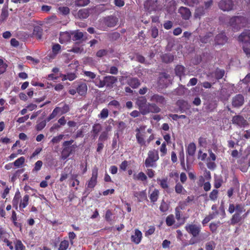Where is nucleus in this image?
Returning a JSON list of instances; mask_svg holds the SVG:
<instances>
[{
	"label": "nucleus",
	"mask_w": 250,
	"mask_h": 250,
	"mask_svg": "<svg viewBox=\"0 0 250 250\" xmlns=\"http://www.w3.org/2000/svg\"><path fill=\"white\" fill-rule=\"evenodd\" d=\"M136 104L143 115H146L150 112L157 113L161 111L159 106L155 103H147L146 99L144 96L138 98Z\"/></svg>",
	"instance_id": "1"
},
{
	"label": "nucleus",
	"mask_w": 250,
	"mask_h": 250,
	"mask_svg": "<svg viewBox=\"0 0 250 250\" xmlns=\"http://www.w3.org/2000/svg\"><path fill=\"white\" fill-rule=\"evenodd\" d=\"M245 211V205L242 204H229L228 208L229 213L232 214L235 211V213L232 215L230 219L231 224H236L243 220L241 213Z\"/></svg>",
	"instance_id": "2"
},
{
	"label": "nucleus",
	"mask_w": 250,
	"mask_h": 250,
	"mask_svg": "<svg viewBox=\"0 0 250 250\" xmlns=\"http://www.w3.org/2000/svg\"><path fill=\"white\" fill-rule=\"evenodd\" d=\"M147 155L145 163L146 167H156L155 162L159 159L158 151L154 149L149 150Z\"/></svg>",
	"instance_id": "3"
},
{
	"label": "nucleus",
	"mask_w": 250,
	"mask_h": 250,
	"mask_svg": "<svg viewBox=\"0 0 250 250\" xmlns=\"http://www.w3.org/2000/svg\"><path fill=\"white\" fill-rule=\"evenodd\" d=\"M247 20L241 16H236L230 19L229 23L234 30H238L245 25Z\"/></svg>",
	"instance_id": "4"
},
{
	"label": "nucleus",
	"mask_w": 250,
	"mask_h": 250,
	"mask_svg": "<svg viewBox=\"0 0 250 250\" xmlns=\"http://www.w3.org/2000/svg\"><path fill=\"white\" fill-rule=\"evenodd\" d=\"M185 228L186 231L194 237L199 235L201 230V226L195 224H187Z\"/></svg>",
	"instance_id": "5"
},
{
	"label": "nucleus",
	"mask_w": 250,
	"mask_h": 250,
	"mask_svg": "<svg viewBox=\"0 0 250 250\" xmlns=\"http://www.w3.org/2000/svg\"><path fill=\"white\" fill-rule=\"evenodd\" d=\"M149 101L152 102L151 103H155L158 106H163L166 104L167 100L165 98L161 95L158 94H151L149 97Z\"/></svg>",
	"instance_id": "6"
},
{
	"label": "nucleus",
	"mask_w": 250,
	"mask_h": 250,
	"mask_svg": "<svg viewBox=\"0 0 250 250\" xmlns=\"http://www.w3.org/2000/svg\"><path fill=\"white\" fill-rule=\"evenodd\" d=\"M97 176H98V169L95 168L92 170V176L90 179L88 181L86 190L89 192L91 191L95 187L97 182Z\"/></svg>",
	"instance_id": "7"
},
{
	"label": "nucleus",
	"mask_w": 250,
	"mask_h": 250,
	"mask_svg": "<svg viewBox=\"0 0 250 250\" xmlns=\"http://www.w3.org/2000/svg\"><path fill=\"white\" fill-rule=\"evenodd\" d=\"M233 4L231 0H221L219 3V7L223 11H229L233 8Z\"/></svg>",
	"instance_id": "8"
},
{
	"label": "nucleus",
	"mask_w": 250,
	"mask_h": 250,
	"mask_svg": "<svg viewBox=\"0 0 250 250\" xmlns=\"http://www.w3.org/2000/svg\"><path fill=\"white\" fill-rule=\"evenodd\" d=\"M76 88L77 93L81 96H84L87 93V86L85 83H78Z\"/></svg>",
	"instance_id": "9"
},
{
	"label": "nucleus",
	"mask_w": 250,
	"mask_h": 250,
	"mask_svg": "<svg viewBox=\"0 0 250 250\" xmlns=\"http://www.w3.org/2000/svg\"><path fill=\"white\" fill-rule=\"evenodd\" d=\"M239 41L245 44H250V30L244 31L238 37Z\"/></svg>",
	"instance_id": "10"
},
{
	"label": "nucleus",
	"mask_w": 250,
	"mask_h": 250,
	"mask_svg": "<svg viewBox=\"0 0 250 250\" xmlns=\"http://www.w3.org/2000/svg\"><path fill=\"white\" fill-rule=\"evenodd\" d=\"M244 102V97L241 94H238L233 98L232 104L234 107H239L243 104Z\"/></svg>",
	"instance_id": "11"
},
{
	"label": "nucleus",
	"mask_w": 250,
	"mask_h": 250,
	"mask_svg": "<svg viewBox=\"0 0 250 250\" xmlns=\"http://www.w3.org/2000/svg\"><path fill=\"white\" fill-rule=\"evenodd\" d=\"M232 123L240 127L244 126L248 124L247 121L243 117L238 115L233 117Z\"/></svg>",
	"instance_id": "12"
},
{
	"label": "nucleus",
	"mask_w": 250,
	"mask_h": 250,
	"mask_svg": "<svg viewBox=\"0 0 250 250\" xmlns=\"http://www.w3.org/2000/svg\"><path fill=\"white\" fill-rule=\"evenodd\" d=\"M105 86L112 88L113 84L117 82V78L113 76H107L104 77Z\"/></svg>",
	"instance_id": "13"
},
{
	"label": "nucleus",
	"mask_w": 250,
	"mask_h": 250,
	"mask_svg": "<svg viewBox=\"0 0 250 250\" xmlns=\"http://www.w3.org/2000/svg\"><path fill=\"white\" fill-rule=\"evenodd\" d=\"M227 37L224 33H221L217 35L215 38V43L218 45H223L227 42Z\"/></svg>",
	"instance_id": "14"
},
{
	"label": "nucleus",
	"mask_w": 250,
	"mask_h": 250,
	"mask_svg": "<svg viewBox=\"0 0 250 250\" xmlns=\"http://www.w3.org/2000/svg\"><path fill=\"white\" fill-rule=\"evenodd\" d=\"M117 21V19L113 16H109L104 19V24L109 27L115 26L116 25Z\"/></svg>",
	"instance_id": "15"
},
{
	"label": "nucleus",
	"mask_w": 250,
	"mask_h": 250,
	"mask_svg": "<svg viewBox=\"0 0 250 250\" xmlns=\"http://www.w3.org/2000/svg\"><path fill=\"white\" fill-rule=\"evenodd\" d=\"M179 13L185 20H188L191 16L189 9L187 7H181L179 9Z\"/></svg>",
	"instance_id": "16"
},
{
	"label": "nucleus",
	"mask_w": 250,
	"mask_h": 250,
	"mask_svg": "<svg viewBox=\"0 0 250 250\" xmlns=\"http://www.w3.org/2000/svg\"><path fill=\"white\" fill-rule=\"evenodd\" d=\"M71 38V34L68 32H64L60 34L59 41L61 43L69 41Z\"/></svg>",
	"instance_id": "17"
},
{
	"label": "nucleus",
	"mask_w": 250,
	"mask_h": 250,
	"mask_svg": "<svg viewBox=\"0 0 250 250\" xmlns=\"http://www.w3.org/2000/svg\"><path fill=\"white\" fill-rule=\"evenodd\" d=\"M142 232L138 229H135V233L131 236L132 241L134 242L135 244H139L142 239Z\"/></svg>",
	"instance_id": "18"
},
{
	"label": "nucleus",
	"mask_w": 250,
	"mask_h": 250,
	"mask_svg": "<svg viewBox=\"0 0 250 250\" xmlns=\"http://www.w3.org/2000/svg\"><path fill=\"white\" fill-rule=\"evenodd\" d=\"M134 196L137 198L139 202H142L144 200L146 199V190H143L141 191H135L134 192Z\"/></svg>",
	"instance_id": "19"
},
{
	"label": "nucleus",
	"mask_w": 250,
	"mask_h": 250,
	"mask_svg": "<svg viewBox=\"0 0 250 250\" xmlns=\"http://www.w3.org/2000/svg\"><path fill=\"white\" fill-rule=\"evenodd\" d=\"M43 30L39 26H36L34 27L33 35L37 39L41 40L42 38Z\"/></svg>",
	"instance_id": "20"
},
{
	"label": "nucleus",
	"mask_w": 250,
	"mask_h": 250,
	"mask_svg": "<svg viewBox=\"0 0 250 250\" xmlns=\"http://www.w3.org/2000/svg\"><path fill=\"white\" fill-rule=\"evenodd\" d=\"M127 84L132 88H136L140 85V83L138 79L135 78H131L128 79Z\"/></svg>",
	"instance_id": "21"
},
{
	"label": "nucleus",
	"mask_w": 250,
	"mask_h": 250,
	"mask_svg": "<svg viewBox=\"0 0 250 250\" xmlns=\"http://www.w3.org/2000/svg\"><path fill=\"white\" fill-rule=\"evenodd\" d=\"M205 14V9L204 8L203 6H199L195 9L194 17L195 18L200 19Z\"/></svg>",
	"instance_id": "22"
},
{
	"label": "nucleus",
	"mask_w": 250,
	"mask_h": 250,
	"mask_svg": "<svg viewBox=\"0 0 250 250\" xmlns=\"http://www.w3.org/2000/svg\"><path fill=\"white\" fill-rule=\"evenodd\" d=\"M196 146L194 143H190L187 148V153L189 156H193L195 152Z\"/></svg>",
	"instance_id": "23"
},
{
	"label": "nucleus",
	"mask_w": 250,
	"mask_h": 250,
	"mask_svg": "<svg viewBox=\"0 0 250 250\" xmlns=\"http://www.w3.org/2000/svg\"><path fill=\"white\" fill-rule=\"evenodd\" d=\"M29 197L28 195H25L23 196L22 199L21 200L20 204V208L21 210L25 208L28 205Z\"/></svg>",
	"instance_id": "24"
},
{
	"label": "nucleus",
	"mask_w": 250,
	"mask_h": 250,
	"mask_svg": "<svg viewBox=\"0 0 250 250\" xmlns=\"http://www.w3.org/2000/svg\"><path fill=\"white\" fill-rule=\"evenodd\" d=\"M72 148L70 147H66L63 148L62 152V158L63 160L66 159L69 156L72 152Z\"/></svg>",
	"instance_id": "25"
},
{
	"label": "nucleus",
	"mask_w": 250,
	"mask_h": 250,
	"mask_svg": "<svg viewBox=\"0 0 250 250\" xmlns=\"http://www.w3.org/2000/svg\"><path fill=\"white\" fill-rule=\"evenodd\" d=\"M9 13L8 11V6L4 5L1 9L0 14V18L1 19V22L4 21L8 18Z\"/></svg>",
	"instance_id": "26"
},
{
	"label": "nucleus",
	"mask_w": 250,
	"mask_h": 250,
	"mask_svg": "<svg viewBox=\"0 0 250 250\" xmlns=\"http://www.w3.org/2000/svg\"><path fill=\"white\" fill-rule=\"evenodd\" d=\"M159 194V191L158 189H155L150 194L149 198L151 201L153 203H155L157 201Z\"/></svg>",
	"instance_id": "27"
},
{
	"label": "nucleus",
	"mask_w": 250,
	"mask_h": 250,
	"mask_svg": "<svg viewBox=\"0 0 250 250\" xmlns=\"http://www.w3.org/2000/svg\"><path fill=\"white\" fill-rule=\"evenodd\" d=\"M21 195L19 192H17L16 193L15 196L12 200V205L14 208H15L16 209H18V205L19 202V201L21 199Z\"/></svg>",
	"instance_id": "28"
},
{
	"label": "nucleus",
	"mask_w": 250,
	"mask_h": 250,
	"mask_svg": "<svg viewBox=\"0 0 250 250\" xmlns=\"http://www.w3.org/2000/svg\"><path fill=\"white\" fill-rule=\"evenodd\" d=\"M218 214V211L213 212L206 216L202 221V224L205 225L207 224L210 220L213 219Z\"/></svg>",
	"instance_id": "29"
},
{
	"label": "nucleus",
	"mask_w": 250,
	"mask_h": 250,
	"mask_svg": "<svg viewBox=\"0 0 250 250\" xmlns=\"http://www.w3.org/2000/svg\"><path fill=\"white\" fill-rule=\"evenodd\" d=\"M61 107H56L53 110L52 113L47 117L46 119L47 122H49L52 119H54L57 114L60 112Z\"/></svg>",
	"instance_id": "30"
},
{
	"label": "nucleus",
	"mask_w": 250,
	"mask_h": 250,
	"mask_svg": "<svg viewBox=\"0 0 250 250\" xmlns=\"http://www.w3.org/2000/svg\"><path fill=\"white\" fill-rule=\"evenodd\" d=\"M89 16V12L86 9H83L79 11L78 16L80 19H86Z\"/></svg>",
	"instance_id": "31"
},
{
	"label": "nucleus",
	"mask_w": 250,
	"mask_h": 250,
	"mask_svg": "<svg viewBox=\"0 0 250 250\" xmlns=\"http://www.w3.org/2000/svg\"><path fill=\"white\" fill-rule=\"evenodd\" d=\"M77 76L74 73H69L66 75H62V80L65 81L68 80L72 81L76 78Z\"/></svg>",
	"instance_id": "32"
},
{
	"label": "nucleus",
	"mask_w": 250,
	"mask_h": 250,
	"mask_svg": "<svg viewBox=\"0 0 250 250\" xmlns=\"http://www.w3.org/2000/svg\"><path fill=\"white\" fill-rule=\"evenodd\" d=\"M72 36V39L74 41H78L81 39L83 37V33L82 32L75 31L71 33Z\"/></svg>",
	"instance_id": "33"
},
{
	"label": "nucleus",
	"mask_w": 250,
	"mask_h": 250,
	"mask_svg": "<svg viewBox=\"0 0 250 250\" xmlns=\"http://www.w3.org/2000/svg\"><path fill=\"white\" fill-rule=\"evenodd\" d=\"M175 70L176 75L179 77H181V76L184 75L185 68L183 65H178L175 67Z\"/></svg>",
	"instance_id": "34"
},
{
	"label": "nucleus",
	"mask_w": 250,
	"mask_h": 250,
	"mask_svg": "<svg viewBox=\"0 0 250 250\" xmlns=\"http://www.w3.org/2000/svg\"><path fill=\"white\" fill-rule=\"evenodd\" d=\"M175 190L178 194H184L186 192V190L184 189L183 186L179 183L176 184L175 187Z\"/></svg>",
	"instance_id": "35"
},
{
	"label": "nucleus",
	"mask_w": 250,
	"mask_h": 250,
	"mask_svg": "<svg viewBox=\"0 0 250 250\" xmlns=\"http://www.w3.org/2000/svg\"><path fill=\"white\" fill-rule=\"evenodd\" d=\"M133 179L137 180L145 181L147 179L146 176L143 172H139L137 175H133Z\"/></svg>",
	"instance_id": "36"
},
{
	"label": "nucleus",
	"mask_w": 250,
	"mask_h": 250,
	"mask_svg": "<svg viewBox=\"0 0 250 250\" xmlns=\"http://www.w3.org/2000/svg\"><path fill=\"white\" fill-rule=\"evenodd\" d=\"M102 130V125L100 124H96L92 127V131L94 134V137L97 136L99 132Z\"/></svg>",
	"instance_id": "37"
},
{
	"label": "nucleus",
	"mask_w": 250,
	"mask_h": 250,
	"mask_svg": "<svg viewBox=\"0 0 250 250\" xmlns=\"http://www.w3.org/2000/svg\"><path fill=\"white\" fill-rule=\"evenodd\" d=\"M61 46L59 44L56 43L54 44L52 46V54L53 56H56L61 52Z\"/></svg>",
	"instance_id": "38"
},
{
	"label": "nucleus",
	"mask_w": 250,
	"mask_h": 250,
	"mask_svg": "<svg viewBox=\"0 0 250 250\" xmlns=\"http://www.w3.org/2000/svg\"><path fill=\"white\" fill-rule=\"evenodd\" d=\"M157 181L158 183L160 184V186L162 188L164 189H167L168 188V185L167 183V179H157Z\"/></svg>",
	"instance_id": "39"
},
{
	"label": "nucleus",
	"mask_w": 250,
	"mask_h": 250,
	"mask_svg": "<svg viewBox=\"0 0 250 250\" xmlns=\"http://www.w3.org/2000/svg\"><path fill=\"white\" fill-rule=\"evenodd\" d=\"M46 122V120H43L42 121H38L36 126V129L38 131L42 130L45 126Z\"/></svg>",
	"instance_id": "40"
},
{
	"label": "nucleus",
	"mask_w": 250,
	"mask_h": 250,
	"mask_svg": "<svg viewBox=\"0 0 250 250\" xmlns=\"http://www.w3.org/2000/svg\"><path fill=\"white\" fill-rule=\"evenodd\" d=\"M94 82L95 85L99 88H102L105 86L104 78L103 80H101L100 78H97L96 79H95Z\"/></svg>",
	"instance_id": "41"
},
{
	"label": "nucleus",
	"mask_w": 250,
	"mask_h": 250,
	"mask_svg": "<svg viewBox=\"0 0 250 250\" xmlns=\"http://www.w3.org/2000/svg\"><path fill=\"white\" fill-rule=\"evenodd\" d=\"M69 246V242L67 240L62 241L60 245L59 250H66Z\"/></svg>",
	"instance_id": "42"
},
{
	"label": "nucleus",
	"mask_w": 250,
	"mask_h": 250,
	"mask_svg": "<svg viewBox=\"0 0 250 250\" xmlns=\"http://www.w3.org/2000/svg\"><path fill=\"white\" fill-rule=\"evenodd\" d=\"M25 162V158L23 157H21L20 158L17 159L14 162V165L16 167H20Z\"/></svg>",
	"instance_id": "43"
},
{
	"label": "nucleus",
	"mask_w": 250,
	"mask_h": 250,
	"mask_svg": "<svg viewBox=\"0 0 250 250\" xmlns=\"http://www.w3.org/2000/svg\"><path fill=\"white\" fill-rule=\"evenodd\" d=\"M167 225L168 226H171L175 223V219L173 215H168L166 220Z\"/></svg>",
	"instance_id": "44"
},
{
	"label": "nucleus",
	"mask_w": 250,
	"mask_h": 250,
	"mask_svg": "<svg viewBox=\"0 0 250 250\" xmlns=\"http://www.w3.org/2000/svg\"><path fill=\"white\" fill-rule=\"evenodd\" d=\"M225 74L224 70L222 69H216L215 72V76L216 79H220L223 78Z\"/></svg>",
	"instance_id": "45"
},
{
	"label": "nucleus",
	"mask_w": 250,
	"mask_h": 250,
	"mask_svg": "<svg viewBox=\"0 0 250 250\" xmlns=\"http://www.w3.org/2000/svg\"><path fill=\"white\" fill-rule=\"evenodd\" d=\"M212 37L211 33H208L205 36L201 38V42L203 43H207L210 40V39Z\"/></svg>",
	"instance_id": "46"
},
{
	"label": "nucleus",
	"mask_w": 250,
	"mask_h": 250,
	"mask_svg": "<svg viewBox=\"0 0 250 250\" xmlns=\"http://www.w3.org/2000/svg\"><path fill=\"white\" fill-rule=\"evenodd\" d=\"M11 219H12L14 225L16 227H21V224L17 222V214L15 211H12Z\"/></svg>",
	"instance_id": "47"
},
{
	"label": "nucleus",
	"mask_w": 250,
	"mask_h": 250,
	"mask_svg": "<svg viewBox=\"0 0 250 250\" xmlns=\"http://www.w3.org/2000/svg\"><path fill=\"white\" fill-rule=\"evenodd\" d=\"M142 135H140V134H136V138L137 139V141L138 144H139L141 146H145L146 142L144 140L143 137L141 136Z\"/></svg>",
	"instance_id": "48"
},
{
	"label": "nucleus",
	"mask_w": 250,
	"mask_h": 250,
	"mask_svg": "<svg viewBox=\"0 0 250 250\" xmlns=\"http://www.w3.org/2000/svg\"><path fill=\"white\" fill-rule=\"evenodd\" d=\"M89 0H76V5L79 6H84L89 3Z\"/></svg>",
	"instance_id": "49"
},
{
	"label": "nucleus",
	"mask_w": 250,
	"mask_h": 250,
	"mask_svg": "<svg viewBox=\"0 0 250 250\" xmlns=\"http://www.w3.org/2000/svg\"><path fill=\"white\" fill-rule=\"evenodd\" d=\"M218 191L217 189H213L209 194V198L210 200L214 201L218 197Z\"/></svg>",
	"instance_id": "50"
},
{
	"label": "nucleus",
	"mask_w": 250,
	"mask_h": 250,
	"mask_svg": "<svg viewBox=\"0 0 250 250\" xmlns=\"http://www.w3.org/2000/svg\"><path fill=\"white\" fill-rule=\"evenodd\" d=\"M166 146H167V145H166V143L165 142H164L162 143V144L160 147V151L161 153V156H165L167 153V148Z\"/></svg>",
	"instance_id": "51"
},
{
	"label": "nucleus",
	"mask_w": 250,
	"mask_h": 250,
	"mask_svg": "<svg viewBox=\"0 0 250 250\" xmlns=\"http://www.w3.org/2000/svg\"><path fill=\"white\" fill-rule=\"evenodd\" d=\"M168 209V205L164 201V200H163L160 206V210L163 212H165L167 211Z\"/></svg>",
	"instance_id": "52"
},
{
	"label": "nucleus",
	"mask_w": 250,
	"mask_h": 250,
	"mask_svg": "<svg viewBox=\"0 0 250 250\" xmlns=\"http://www.w3.org/2000/svg\"><path fill=\"white\" fill-rule=\"evenodd\" d=\"M63 137L64 135L62 134H60L57 136L54 137L52 139L51 142L53 144L58 143L63 139Z\"/></svg>",
	"instance_id": "53"
},
{
	"label": "nucleus",
	"mask_w": 250,
	"mask_h": 250,
	"mask_svg": "<svg viewBox=\"0 0 250 250\" xmlns=\"http://www.w3.org/2000/svg\"><path fill=\"white\" fill-rule=\"evenodd\" d=\"M23 172V169H19L17 170L13 175L12 177L11 178V181L12 182H14L17 177H18Z\"/></svg>",
	"instance_id": "54"
},
{
	"label": "nucleus",
	"mask_w": 250,
	"mask_h": 250,
	"mask_svg": "<svg viewBox=\"0 0 250 250\" xmlns=\"http://www.w3.org/2000/svg\"><path fill=\"white\" fill-rule=\"evenodd\" d=\"M24 249L25 247L21 241H16L15 247V250H24Z\"/></svg>",
	"instance_id": "55"
},
{
	"label": "nucleus",
	"mask_w": 250,
	"mask_h": 250,
	"mask_svg": "<svg viewBox=\"0 0 250 250\" xmlns=\"http://www.w3.org/2000/svg\"><path fill=\"white\" fill-rule=\"evenodd\" d=\"M215 247V243L211 241L208 242L206 244V250H214Z\"/></svg>",
	"instance_id": "56"
},
{
	"label": "nucleus",
	"mask_w": 250,
	"mask_h": 250,
	"mask_svg": "<svg viewBox=\"0 0 250 250\" xmlns=\"http://www.w3.org/2000/svg\"><path fill=\"white\" fill-rule=\"evenodd\" d=\"M108 116V110L106 108H104L98 115L99 117L102 119H105Z\"/></svg>",
	"instance_id": "57"
},
{
	"label": "nucleus",
	"mask_w": 250,
	"mask_h": 250,
	"mask_svg": "<svg viewBox=\"0 0 250 250\" xmlns=\"http://www.w3.org/2000/svg\"><path fill=\"white\" fill-rule=\"evenodd\" d=\"M198 143L200 146L206 147L207 145V138L204 137H200L198 139Z\"/></svg>",
	"instance_id": "58"
},
{
	"label": "nucleus",
	"mask_w": 250,
	"mask_h": 250,
	"mask_svg": "<svg viewBox=\"0 0 250 250\" xmlns=\"http://www.w3.org/2000/svg\"><path fill=\"white\" fill-rule=\"evenodd\" d=\"M108 106H113L117 109H120L121 107L120 103L116 100H112L108 103Z\"/></svg>",
	"instance_id": "59"
},
{
	"label": "nucleus",
	"mask_w": 250,
	"mask_h": 250,
	"mask_svg": "<svg viewBox=\"0 0 250 250\" xmlns=\"http://www.w3.org/2000/svg\"><path fill=\"white\" fill-rule=\"evenodd\" d=\"M70 52H73L76 53H81L83 51V48L82 47L74 46L71 49L68 50Z\"/></svg>",
	"instance_id": "60"
},
{
	"label": "nucleus",
	"mask_w": 250,
	"mask_h": 250,
	"mask_svg": "<svg viewBox=\"0 0 250 250\" xmlns=\"http://www.w3.org/2000/svg\"><path fill=\"white\" fill-rule=\"evenodd\" d=\"M167 78L165 76L161 77L160 78L158 81V83L162 88H164L167 86V83L165 82V81H167Z\"/></svg>",
	"instance_id": "61"
},
{
	"label": "nucleus",
	"mask_w": 250,
	"mask_h": 250,
	"mask_svg": "<svg viewBox=\"0 0 250 250\" xmlns=\"http://www.w3.org/2000/svg\"><path fill=\"white\" fill-rule=\"evenodd\" d=\"M69 106L68 104H64L63 106L62 107H61L60 112L61 113V114H63L68 112L69 111Z\"/></svg>",
	"instance_id": "62"
},
{
	"label": "nucleus",
	"mask_w": 250,
	"mask_h": 250,
	"mask_svg": "<svg viewBox=\"0 0 250 250\" xmlns=\"http://www.w3.org/2000/svg\"><path fill=\"white\" fill-rule=\"evenodd\" d=\"M163 60L166 62H169L173 61V56L169 54H165L163 57Z\"/></svg>",
	"instance_id": "63"
},
{
	"label": "nucleus",
	"mask_w": 250,
	"mask_h": 250,
	"mask_svg": "<svg viewBox=\"0 0 250 250\" xmlns=\"http://www.w3.org/2000/svg\"><path fill=\"white\" fill-rule=\"evenodd\" d=\"M83 73H84V75L85 76L89 77V78H90L91 79H93L96 78V75L93 72H92L91 71H83Z\"/></svg>",
	"instance_id": "64"
}]
</instances>
